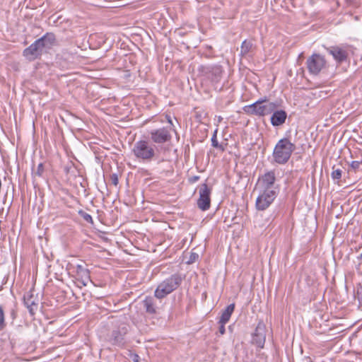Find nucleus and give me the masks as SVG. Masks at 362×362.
I'll return each mask as SVG.
<instances>
[{
  "instance_id": "f257e3e1",
  "label": "nucleus",
  "mask_w": 362,
  "mask_h": 362,
  "mask_svg": "<svg viewBox=\"0 0 362 362\" xmlns=\"http://www.w3.org/2000/svg\"><path fill=\"white\" fill-rule=\"evenodd\" d=\"M295 149V144L291 143L288 139H281L274 147L273 158L279 164H285L288 161Z\"/></svg>"
},
{
  "instance_id": "f03ea898",
  "label": "nucleus",
  "mask_w": 362,
  "mask_h": 362,
  "mask_svg": "<svg viewBox=\"0 0 362 362\" xmlns=\"http://www.w3.org/2000/svg\"><path fill=\"white\" fill-rule=\"evenodd\" d=\"M154 147L152 144L146 140H139L134 144L132 153L139 161L149 163L156 156Z\"/></svg>"
},
{
  "instance_id": "7ed1b4c3",
  "label": "nucleus",
  "mask_w": 362,
  "mask_h": 362,
  "mask_svg": "<svg viewBox=\"0 0 362 362\" xmlns=\"http://www.w3.org/2000/svg\"><path fill=\"white\" fill-rule=\"evenodd\" d=\"M182 279L180 274H173L160 282L154 292V296L162 299L176 290L181 284Z\"/></svg>"
},
{
  "instance_id": "20e7f679",
  "label": "nucleus",
  "mask_w": 362,
  "mask_h": 362,
  "mask_svg": "<svg viewBox=\"0 0 362 362\" xmlns=\"http://www.w3.org/2000/svg\"><path fill=\"white\" fill-rule=\"evenodd\" d=\"M277 105L273 102H267V98H261L255 103L244 107V111L250 115L262 117L274 112Z\"/></svg>"
},
{
  "instance_id": "39448f33",
  "label": "nucleus",
  "mask_w": 362,
  "mask_h": 362,
  "mask_svg": "<svg viewBox=\"0 0 362 362\" xmlns=\"http://www.w3.org/2000/svg\"><path fill=\"white\" fill-rule=\"evenodd\" d=\"M276 197L274 189H262L256 199L255 206L257 210L264 211L267 209Z\"/></svg>"
},
{
  "instance_id": "423d86ee",
  "label": "nucleus",
  "mask_w": 362,
  "mask_h": 362,
  "mask_svg": "<svg viewBox=\"0 0 362 362\" xmlns=\"http://www.w3.org/2000/svg\"><path fill=\"white\" fill-rule=\"evenodd\" d=\"M310 74L317 75L326 66L325 57L319 54H313L306 62Z\"/></svg>"
},
{
  "instance_id": "0eeeda50",
  "label": "nucleus",
  "mask_w": 362,
  "mask_h": 362,
  "mask_svg": "<svg viewBox=\"0 0 362 362\" xmlns=\"http://www.w3.org/2000/svg\"><path fill=\"white\" fill-rule=\"evenodd\" d=\"M151 141L157 144H162L171 140L170 129L167 127L153 129L150 132Z\"/></svg>"
},
{
  "instance_id": "6e6552de",
  "label": "nucleus",
  "mask_w": 362,
  "mask_h": 362,
  "mask_svg": "<svg viewBox=\"0 0 362 362\" xmlns=\"http://www.w3.org/2000/svg\"><path fill=\"white\" fill-rule=\"evenodd\" d=\"M327 50L338 63L346 61L351 52V49L348 46H332L327 48Z\"/></svg>"
},
{
  "instance_id": "1a4fd4ad",
  "label": "nucleus",
  "mask_w": 362,
  "mask_h": 362,
  "mask_svg": "<svg viewBox=\"0 0 362 362\" xmlns=\"http://www.w3.org/2000/svg\"><path fill=\"white\" fill-rule=\"evenodd\" d=\"M266 341V326L262 321H259L252 336V343L257 347L262 349Z\"/></svg>"
},
{
  "instance_id": "9d476101",
  "label": "nucleus",
  "mask_w": 362,
  "mask_h": 362,
  "mask_svg": "<svg viewBox=\"0 0 362 362\" xmlns=\"http://www.w3.org/2000/svg\"><path fill=\"white\" fill-rule=\"evenodd\" d=\"M199 198L197 200V206L202 211H206L210 208L211 190L206 184H204L199 189Z\"/></svg>"
},
{
  "instance_id": "9b49d317",
  "label": "nucleus",
  "mask_w": 362,
  "mask_h": 362,
  "mask_svg": "<svg viewBox=\"0 0 362 362\" xmlns=\"http://www.w3.org/2000/svg\"><path fill=\"white\" fill-rule=\"evenodd\" d=\"M43 51V47L40 45V40H35L28 47L23 50V56L30 61L39 57Z\"/></svg>"
},
{
  "instance_id": "f8f14e48",
  "label": "nucleus",
  "mask_w": 362,
  "mask_h": 362,
  "mask_svg": "<svg viewBox=\"0 0 362 362\" xmlns=\"http://www.w3.org/2000/svg\"><path fill=\"white\" fill-rule=\"evenodd\" d=\"M24 304L30 314L34 315L38 308V299L31 291L26 293L23 297Z\"/></svg>"
},
{
  "instance_id": "ddd939ff",
  "label": "nucleus",
  "mask_w": 362,
  "mask_h": 362,
  "mask_svg": "<svg viewBox=\"0 0 362 362\" xmlns=\"http://www.w3.org/2000/svg\"><path fill=\"white\" fill-rule=\"evenodd\" d=\"M276 180L275 174L273 171L265 173L259 180V186L262 189H273L272 187Z\"/></svg>"
},
{
  "instance_id": "4468645a",
  "label": "nucleus",
  "mask_w": 362,
  "mask_h": 362,
  "mask_svg": "<svg viewBox=\"0 0 362 362\" xmlns=\"http://www.w3.org/2000/svg\"><path fill=\"white\" fill-rule=\"evenodd\" d=\"M76 272L83 286H87L88 282L93 283L90 279V272L87 268L81 264H78L76 267Z\"/></svg>"
},
{
  "instance_id": "2eb2a0df",
  "label": "nucleus",
  "mask_w": 362,
  "mask_h": 362,
  "mask_svg": "<svg viewBox=\"0 0 362 362\" xmlns=\"http://www.w3.org/2000/svg\"><path fill=\"white\" fill-rule=\"evenodd\" d=\"M127 332V329L125 326L114 330L112 334V343L119 346H122L124 344V336Z\"/></svg>"
},
{
  "instance_id": "dca6fc26",
  "label": "nucleus",
  "mask_w": 362,
  "mask_h": 362,
  "mask_svg": "<svg viewBox=\"0 0 362 362\" xmlns=\"http://www.w3.org/2000/svg\"><path fill=\"white\" fill-rule=\"evenodd\" d=\"M272 112L273 115L271 117V123L273 126H280L285 122L287 114L284 110H274Z\"/></svg>"
},
{
  "instance_id": "f3484780",
  "label": "nucleus",
  "mask_w": 362,
  "mask_h": 362,
  "mask_svg": "<svg viewBox=\"0 0 362 362\" xmlns=\"http://www.w3.org/2000/svg\"><path fill=\"white\" fill-rule=\"evenodd\" d=\"M37 40H40V45L43 47V49H49L54 45L56 37L53 33H47Z\"/></svg>"
},
{
  "instance_id": "a211bd4d",
  "label": "nucleus",
  "mask_w": 362,
  "mask_h": 362,
  "mask_svg": "<svg viewBox=\"0 0 362 362\" xmlns=\"http://www.w3.org/2000/svg\"><path fill=\"white\" fill-rule=\"evenodd\" d=\"M206 73L211 74L212 81H218L222 74V68L221 66L216 65L207 67Z\"/></svg>"
},
{
  "instance_id": "6ab92c4d",
  "label": "nucleus",
  "mask_w": 362,
  "mask_h": 362,
  "mask_svg": "<svg viewBox=\"0 0 362 362\" xmlns=\"http://www.w3.org/2000/svg\"><path fill=\"white\" fill-rule=\"evenodd\" d=\"M235 310V304L231 303L228 305L225 310H223L221 313V316L220 317V320L218 321V323H227Z\"/></svg>"
},
{
  "instance_id": "aec40b11",
  "label": "nucleus",
  "mask_w": 362,
  "mask_h": 362,
  "mask_svg": "<svg viewBox=\"0 0 362 362\" xmlns=\"http://www.w3.org/2000/svg\"><path fill=\"white\" fill-rule=\"evenodd\" d=\"M144 308L146 311L149 314H155L156 313V308L155 305V301L153 297L147 296L143 300Z\"/></svg>"
},
{
  "instance_id": "412c9836",
  "label": "nucleus",
  "mask_w": 362,
  "mask_h": 362,
  "mask_svg": "<svg viewBox=\"0 0 362 362\" xmlns=\"http://www.w3.org/2000/svg\"><path fill=\"white\" fill-rule=\"evenodd\" d=\"M253 43L251 41L244 40L240 47V53L242 55H247L252 49Z\"/></svg>"
},
{
  "instance_id": "4be33fe9",
  "label": "nucleus",
  "mask_w": 362,
  "mask_h": 362,
  "mask_svg": "<svg viewBox=\"0 0 362 362\" xmlns=\"http://www.w3.org/2000/svg\"><path fill=\"white\" fill-rule=\"evenodd\" d=\"M44 172H45V167H44L43 163H41L37 165V170L33 173V174L35 176L42 177Z\"/></svg>"
},
{
  "instance_id": "5701e85b",
  "label": "nucleus",
  "mask_w": 362,
  "mask_h": 362,
  "mask_svg": "<svg viewBox=\"0 0 362 362\" xmlns=\"http://www.w3.org/2000/svg\"><path fill=\"white\" fill-rule=\"evenodd\" d=\"M6 325L4 312L0 306V331H2L6 327Z\"/></svg>"
},
{
  "instance_id": "b1692460",
  "label": "nucleus",
  "mask_w": 362,
  "mask_h": 362,
  "mask_svg": "<svg viewBox=\"0 0 362 362\" xmlns=\"http://www.w3.org/2000/svg\"><path fill=\"white\" fill-rule=\"evenodd\" d=\"M79 214L86 222L93 223V218L90 214H87L86 212H84L82 210L79 211Z\"/></svg>"
},
{
  "instance_id": "393cba45",
  "label": "nucleus",
  "mask_w": 362,
  "mask_h": 362,
  "mask_svg": "<svg viewBox=\"0 0 362 362\" xmlns=\"http://www.w3.org/2000/svg\"><path fill=\"white\" fill-rule=\"evenodd\" d=\"M361 163L362 162L358 160L352 161L350 164L351 170H353L354 172H356L357 170H359Z\"/></svg>"
},
{
  "instance_id": "a878e982",
  "label": "nucleus",
  "mask_w": 362,
  "mask_h": 362,
  "mask_svg": "<svg viewBox=\"0 0 362 362\" xmlns=\"http://www.w3.org/2000/svg\"><path fill=\"white\" fill-rule=\"evenodd\" d=\"M341 170L340 169H334L332 173V177L334 180H339L341 177Z\"/></svg>"
},
{
  "instance_id": "bb28decb",
  "label": "nucleus",
  "mask_w": 362,
  "mask_h": 362,
  "mask_svg": "<svg viewBox=\"0 0 362 362\" xmlns=\"http://www.w3.org/2000/svg\"><path fill=\"white\" fill-rule=\"evenodd\" d=\"M212 146L215 148H221V146L218 144V142L216 139V133L213 135L211 138Z\"/></svg>"
},
{
  "instance_id": "cd10ccee",
  "label": "nucleus",
  "mask_w": 362,
  "mask_h": 362,
  "mask_svg": "<svg viewBox=\"0 0 362 362\" xmlns=\"http://www.w3.org/2000/svg\"><path fill=\"white\" fill-rule=\"evenodd\" d=\"M198 257H199V255L197 253L192 252V253H191L189 259L187 262L188 263L194 262Z\"/></svg>"
},
{
  "instance_id": "c85d7f7f",
  "label": "nucleus",
  "mask_w": 362,
  "mask_h": 362,
  "mask_svg": "<svg viewBox=\"0 0 362 362\" xmlns=\"http://www.w3.org/2000/svg\"><path fill=\"white\" fill-rule=\"evenodd\" d=\"M111 182L114 185H117L118 184V177L116 174H112L111 175Z\"/></svg>"
},
{
  "instance_id": "c756f323",
  "label": "nucleus",
  "mask_w": 362,
  "mask_h": 362,
  "mask_svg": "<svg viewBox=\"0 0 362 362\" xmlns=\"http://www.w3.org/2000/svg\"><path fill=\"white\" fill-rule=\"evenodd\" d=\"M219 324H220V327L218 329V332L221 334H225V332H226L225 325L226 323H219Z\"/></svg>"
},
{
  "instance_id": "7c9ffc66",
  "label": "nucleus",
  "mask_w": 362,
  "mask_h": 362,
  "mask_svg": "<svg viewBox=\"0 0 362 362\" xmlns=\"http://www.w3.org/2000/svg\"><path fill=\"white\" fill-rule=\"evenodd\" d=\"M166 118H167V120H168V122L173 127V122H172V119L170 116L168 115H166Z\"/></svg>"
},
{
  "instance_id": "2f4dec72",
  "label": "nucleus",
  "mask_w": 362,
  "mask_h": 362,
  "mask_svg": "<svg viewBox=\"0 0 362 362\" xmlns=\"http://www.w3.org/2000/svg\"><path fill=\"white\" fill-rule=\"evenodd\" d=\"M134 361L138 362L137 358H135V359H134Z\"/></svg>"
},
{
  "instance_id": "473e14b6",
  "label": "nucleus",
  "mask_w": 362,
  "mask_h": 362,
  "mask_svg": "<svg viewBox=\"0 0 362 362\" xmlns=\"http://www.w3.org/2000/svg\"><path fill=\"white\" fill-rule=\"evenodd\" d=\"M134 361L138 362L137 358H135V359H134Z\"/></svg>"
},
{
  "instance_id": "72a5a7b5",
  "label": "nucleus",
  "mask_w": 362,
  "mask_h": 362,
  "mask_svg": "<svg viewBox=\"0 0 362 362\" xmlns=\"http://www.w3.org/2000/svg\"><path fill=\"white\" fill-rule=\"evenodd\" d=\"M358 258L362 259V253L360 255V257Z\"/></svg>"
}]
</instances>
